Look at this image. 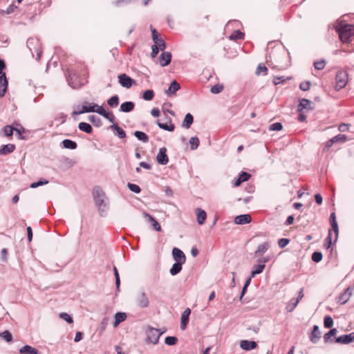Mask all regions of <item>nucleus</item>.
<instances>
[{
    "label": "nucleus",
    "mask_w": 354,
    "mask_h": 354,
    "mask_svg": "<svg viewBox=\"0 0 354 354\" xmlns=\"http://www.w3.org/2000/svg\"><path fill=\"white\" fill-rule=\"evenodd\" d=\"M178 342V338L174 336H167L165 339V343L168 346L175 345Z\"/></svg>",
    "instance_id": "obj_52"
},
{
    "label": "nucleus",
    "mask_w": 354,
    "mask_h": 354,
    "mask_svg": "<svg viewBox=\"0 0 354 354\" xmlns=\"http://www.w3.org/2000/svg\"><path fill=\"white\" fill-rule=\"evenodd\" d=\"M59 317L65 320L68 324L73 322V317L66 313H61L59 314Z\"/></svg>",
    "instance_id": "obj_57"
},
{
    "label": "nucleus",
    "mask_w": 354,
    "mask_h": 354,
    "mask_svg": "<svg viewBox=\"0 0 354 354\" xmlns=\"http://www.w3.org/2000/svg\"><path fill=\"white\" fill-rule=\"evenodd\" d=\"M189 144L191 150H196L200 145V140L197 136H194L190 138Z\"/></svg>",
    "instance_id": "obj_43"
},
{
    "label": "nucleus",
    "mask_w": 354,
    "mask_h": 354,
    "mask_svg": "<svg viewBox=\"0 0 354 354\" xmlns=\"http://www.w3.org/2000/svg\"><path fill=\"white\" fill-rule=\"evenodd\" d=\"M0 337L7 342H11L12 340V335L9 330L0 333Z\"/></svg>",
    "instance_id": "obj_49"
},
{
    "label": "nucleus",
    "mask_w": 354,
    "mask_h": 354,
    "mask_svg": "<svg viewBox=\"0 0 354 354\" xmlns=\"http://www.w3.org/2000/svg\"><path fill=\"white\" fill-rule=\"evenodd\" d=\"M3 131L4 136L6 137H10L13 135V132L15 131V127L11 125H6L3 127Z\"/></svg>",
    "instance_id": "obj_50"
},
{
    "label": "nucleus",
    "mask_w": 354,
    "mask_h": 354,
    "mask_svg": "<svg viewBox=\"0 0 354 354\" xmlns=\"http://www.w3.org/2000/svg\"><path fill=\"white\" fill-rule=\"evenodd\" d=\"M333 325V320L329 315H326L324 318V326L326 328H330Z\"/></svg>",
    "instance_id": "obj_53"
},
{
    "label": "nucleus",
    "mask_w": 354,
    "mask_h": 354,
    "mask_svg": "<svg viewBox=\"0 0 354 354\" xmlns=\"http://www.w3.org/2000/svg\"><path fill=\"white\" fill-rule=\"evenodd\" d=\"M191 314V310L187 308L181 315L180 318V328L184 330L187 328V325L189 320V315Z\"/></svg>",
    "instance_id": "obj_18"
},
{
    "label": "nucleus",
    "mask_w": 354,
    "mask_h": 354,
    "mask_svg": "<svg viewBox=\"0 0 354 354\" xmlns=\"http://www.w3.org/2000/svg\"><path fill=\"white\" fill-rule=\"evenodd\" d=\"M323 254L321 252L315 251L313 253L311 259L315 263H319L322 260Z\"/></svg>",
    "instance_id": "obj_51"
},
{
    "label": "nucleus",
    "mask_w": 354,
    "mask_h": 354,
    "mask_svg": "<svg viewBox=\"0 0 354 354\" xmlns=\"http://www.w3.org/2000/svg\"><path fill=\"white\" fill-rule=\"evenodd\" d=\"M16 149L14 144L3 145L0 148V155L5 156L13 152Z\"/></svg>",
    "instance_id": "obj_28"
},
{
    "label": "nucleus",
    "mask_w": 354,
    "mask_h": 354,
    "mask_svg": "<svg viewBox=\"0 0 354 354\" xmlns=\"http://www.w3.org/2000/svg\"><path fill=\"white\" fill-rule=\"evenodd\" d=\"M20 354H39L38 351L29 345H25L19 349Z\"/></svg>",
    "instance_id": "obj_33"
},
{
    "label": "nucleus",
    "mask_w": 354,
    "mask_h": 354,
    "mask_svg": "<svg viewBox=\"0 0 354 354\" xmlns=\"http://www.w3.org/2000/svg\"><path fill=\"white\" fill-rule=\"evenodd\" d=\"M250 176H251V175L249 173L245 172V171H241L239 175V177L241 178V180L243 181V183L248 180L250 179Z\"/></svg>",
    "instance_id": "obj_64"
},
{
    "label": "nucleus",
    "mask_w": 354,
    "mask_h": 354,
    "mask_svg": "<svg viewBox=\"0 0 354 354\" xmlns=\"http://www.w3.org/2000/svg\"><path fill=\"white\" fill-rule=\"evenodd\" d=\"M78 128L80 131L86 133H91L93 132V128L91 125L87 122H81L78 124Z\"/></svg>",
    "instance_id": "obj_37"
},
{
    "label": "nucleus",
    "mask_w": 354,
    "mask_h": 354,
    "mask_svg": "<svg viewBox=\"0 0 354 354\" xmlns=\"http://www.w3.org/2000/svg\"><path fill=\"white\" fill-rule=\"evenodd\" d=\"M325 65H326V62L324 59L314 62V66H315V69L319 70V71L324 69L325 67Z\"/></svg>",
    "instance_id": "obj_60"
},
{
    "label": "nucleus",
    "mask_w": 354,
    "mask_h": 354,
    "mask_svg": "<svg viewBox=\"0 0 354 354\" xmlns=\"http://www.w3.org/2000/svg\"><path fill=\"white\" fill-rule=\"evenodd\" d=\"M86 69L83 65L68 68L65 73L68 84L73 89H78L84 86L87 80L85 74Z\"/></svg>",
    "instance_id": "obj_1"
},
{
    "label": "nucleus",
    "mask_w": 354,
    "mask_h": 354,
    "mask_svg": "<svg viewBox=\"0 0 354 354\" xmlns=\"http://www.w3.org/2000/svg\"><path fill=\"white\" fill-rule=\"evenodd\" d=\"M348 83V74L345 71H337L335 76V90L339 91Z\"/></svg>",
    "instance_id": "obj_8"
},
{
    "label": "nucleus",
    "mask_w": 354,
    "mask_h": 354,
    "mask_svg": "<svg viewBox=\"0 0 354 354\" xmlns=\"http://www.w3.org/2000/svg\"><path fill=\"white\" fill-rule=\"evenodd\" d=\"M244 37V33L239 30H234L229 37L230 40L236 41L242 39Z\"/></svg>",
    "instance_id": "obj_41"
},
{
    "label": "nucleus",
    "mask_w": 354,
    "mask_h": 354,
    "mask_svg": "<svg viewBox=\"0 0 354 354\" xmlns=\"http://www.w3.org/2000/svg\"><path fill=\"white\" fill-rule=\"evenodd\" d=\"M26 44L32 57H34L36 55V60H39L42 53L41 44L39 39L36 37H30L27 40Z\"/></svg>",
    "instance_id": "obj_4"
},
{
    "label": "nucleus",
    "mask_w": 354,
    "mask_h": 354,
    "mask_svg": "<svg viewBox=\"0 0 354 354\" xmlns=\"http://www.w3.org/2000/svg\"><path fill=\"white\" fill-rule=\"evenodd\" d=\"M17 8V6L14 3L10 4L6 10H2L3 14L9 15L15 12Z\"/></svg>",
    "instance_id": "obj_61"
},
{
    "label": "nucleus",
    "mask_w": 354,
    "mask_h": 354,
    "mask_svg": "<svg viewBox=\"0 0 354 354\" xmlns=\"http://www.w3.org/2000/svg\"><path fill=\"white\" fill-rule=\"evenodd\" d=\"M16 126H19V128L15 127V131L17 132L18 136V138L20 140H26V137L23 136V133L26 132V129L24 127L20 126L18 123H15Z\"/></svg>",
    "instance_id": "obj_44"
},
{
    "label": "nucleus",
    "mask_w": 354,
    "mask_h": 354,
    "mask_svg": "<svg viewBox=\"0 0 354 354\" xmlns=\"http://www.w3.org/2000/svg\"><path fill=\"white\" fill-rule=\"evenodd\" d=\"M119 97L117 95H113L107 100V104L111 108H115L119 104Z\"/></svg>",
    "instance_id": "obj_39"
},
{
    "label": "nucleus",
    "mask_w": 354,
    "mask_h": 354,
    "mask_svg": "<svg viewBox=\"0 0 354 354\" xmlns=\"http://www.w3.org/2000/svg\"><path fill=\"white\" fill-rule=\"evenodd\" d=\"M310 82L309 81L303 82L299 84V88L301 91H306L310 89Z\"/></svg>",
    "instance_id": "obj_63"
},
{
    "label": "nucleus",
    "mask_w": 354,
    "mask_h": 354,
    "mask_svg": "<svg viewBox=\"0 0 354 354\" xmlns=\"http://www.w3.org/2000/svg\"><path fill=\"white\" fill-rule=\"evenodd\" d=\"M290 243V240L286 238L279 239L278 241V245L280 248H284Z\"/></svg>",
    "instance_id": "obj_59"
},
{
    "label": "nucleus",
    "mask_w": 354,
    "mask_h": 354,
    "mask_svg": "<svg viewBox=\"0 0 354 354\" xmlns=\"http://www.w3.org/2000/svg\"><path fill=\"white\" fill-rule=\"evenodd\" d=\"M154 92L151 89L146 90L143 92L142 97L146 101H151L154 97Z\"/></svg>",
    "instance_id": "obj_46"
},
{
    "label": "nucleus",
    "mask_w": 354,
    "mask_h": 354,
    "mask_svg": "<svg viewBox=\"0 0 354 354\" xmlns=\"http://www.w3.org/2000/svg\"><path fill=\"white\" fill-rule=\"evenodd\" d=\"M183 264V263L175 262L173 264V266L171 268V269L169 270V273L172 276H175V275L178 274L182 270Z\"/></svg>",
    "instance_id": "obj_35"
},
{
    "label": "nucleus",
    "mask_w": 354,
    "mask_h": 354,
    "mask_svg": "<svg viewBox=\"0 0 354 354\" xmlns=\"http://www.w3.org/2000/svg\"><path fill=\"white\" fill-rule=\"evenodd\" d=\"M266 265L260 264L255 265L254 266V269L251 272V277H254L257 274H261L263 272L265 269Z\"/></svg>",
    "instance_id": "obj_38"
},
{
    "label": "nucleus",
    "mask_w": 354,
    "mask_h": 354,
    "mask_svg": "<svg viewBox=\"0 0 354 354\" xmlns=\"http://www.w3.org/2000/svg\"><path fill=\"white\" fill-rule=\"evenodd\" d=\"M353 341H354V332L340 335L335 339V342L342 344H347Z\"/></svg>",
    "instance_id": "obj_15"
},
{
    "label": "nucleus",
    "mask_w": 354,
    "mask_h": 354,
    "mask_svg": "<svg viewBox=\"0 0 354 354\" xmlns=\"http://www.w3.org/2000/svg\"><path fill=\"white\" fill-rule=\"evenodd\" d=\"M337 330V328H331L328 333L324 334V341L325 343H327L329 342L330 339L336 335Z\"/></svg>",
    "instance_id": "obj_48"
},
{
    "label": "nucleus",
    "mask_w": 354,
    "mask_h": 354,
    "mask_svg": "<svg viewBox=\"0 0 354 354\" xmlns=\"http://www.w3.org/2000/svg\"><path fill=\"white\" fill-rule=\"evenodd\" d=\"M270 131H280L283 129V125L281 122H275L269 126Z\"/></svg>",
    "instance_id": "obj_58"
},
{
    "label": "nucleus",
    "mask_w": 354,
    "mask_h": 354,
    "mask_svg": "<svg viewBox=\"0 0 354 354\" xmlns=\"http://www.w3.org/2000/svg\"><path fill=\"white\" fill-rule=\"evenodd\" d=\"M267 72H268L267 67L263 64H259L256 69L255 73L257 75H266Z\"/></svg>",
    "instance_id": "obj_47"
},
{
    "label": "nucleus",
    "mask_w": 354,
    "mask_h": 354,
    "mask_svg": "<svg viewBox=\"0 0 354 354\" xmlns=\"http://www.w3.org/2000/svg\"><path fill=\"white\" fill-rule=\"evenodd\" d=\"M223 90V86L222 84H215L210 88V92L214 94H218Z\"/></svg>",
    "instance_id": "obj_55"
},
{
    "label": "nucleus",
    "mask_w": 354,
    "mask_h": 354,
    "mask_svg": "<svg viewBox=\"0 0 354 354\" xmlns=\"http://www.w3.org/2000/svg\"><path fill=\"white\" fill-rule=\"evenodd\" d=\"M110 129L113 131H115V135L117 136L119 138L122 139L126 137V132L124 129H122L120 127L118 126V124H113L110 126Z\"/></svg>",
    "instance_id": "obj_29"
},
{
    "label": "nucleus",
    "mask_w": 354,
    "mask_h": 354,
    "mask_svg": "<svg viewBox=\"0 0 354 354\" xmlns=\"http://www.w3.org/2000/svg\"><path fill=\"white\" fill-rule=\"evenodd\" d=\"M321 338V332L319 330V326L317 325H315L313 327V330L310 334L309 339L311 342L313 344H316Z\"/></svg>",
    "instance_id": "obj_22"
},
{
    "label": "nucleus",
    "mask_w": 354,
    "mask_h": 354,
    "mask_svg": "<svg viewBox=\"0 0 354 354\" xmlns=\"http://www.w3.org/2000/svg\"><path fill=\"white\" fill-rule=\"evenodd\" d=\"M135 103L131 101H127L121 104L120 111L124 113H129L134 109Z\"/></svg>",
    "instance_id": "obj_26"
},
{
    "label": "nucleus",
    "mask_w": 354,
    "mask_h": 354,
    "mask_svg": "<svg viewBox=\"0 0 354 354\" xmlns=\"http://www.w3.org/2000/svg\"><path fill=\"white\" fill-rule=\"evenodd\" d=\"M197 223L199 225H203L207 218V213L205 210L201 208H197L196 209Z\"/></svg>",
    "instance_id": "obj_30"
},
{
    "label": "nucleus",
    "mask_w": 354,
    "mask_h": 354,
    "mask_svg": "<svg viewBox=\"0 0 354 354\" xmlns=\"http://www.w3.org/2000/svg\"><path fill=\"white\" fill-rule=\"evenodd\" d=\"M5 68L6 63L4 60L0 59V97L5 95L8 85V81L6 73L3 72V70Z\"/></svg>",
    "instance_id": "obj_5"
},
{
    "label": "nucleus",
    "mask_w": 354,
    "mask_h": 354,
    "mask_svg": "<svg viewBox=\"0 0 354 354\" xmlns=\"http://www.w3.org/2000/svg\"><path fill=\"white\" fill-rule=\"evenodd\" d=\"M93 197L100 216H105L109 209V199L100 186L94 187Z\"/></svg>",
    "instance_id": "obj_2"
},
{
    "label": "nucleus",
    "mask_w": 354,
    "mask_h": 354,
    "mask_svg": "<svg viewBox=\"0 0 354 354\" xmlns=\"http://www.w3.org/2000/svg\"><path fill=\"white\" fill-rule=\"evenodd\" d=\"M99 109H103L102 106H99L95 103H89L84 102L82 104V109L78 111H74L73 115H80L85 113H98Z\"/></svg>",
    "instance_id": "obj_6"
},
{
    "label": "nucleus",
    "mask_w": 354,
    "mask_h": 354,
    "mask_svg": "<svg viewBox=\"0 0 354 354\" xmlns=\"http://www.w3.org/2000/svg\"><path fill=\"white\" fill-rule=\"evenodd\" d=\"M325 241H326L325 246L327 249H328L329 248H330V246L332 245V234H331L330 230H329V231H328V234L327 237L326 238Z\"/></svg>",
    "instance_id": "obj_62"
},
{
    "label": "nucleus",
    "mask_w": 354,
    "mask_h": 354,
    "mask_svg": "<svg viewBox=\"0 0 354 354\" xmlns=\"http://www.w3.org/2000/svg\"><path fill=\"white\" fill-rule=\"evenodd\" d=\"M118 82L119 84L124 88H129L133 85L136 84V81L132 79L131 77L127 75L126 73H122L118 75Z\"/></svg>",
    "instance_id": "obj_11"
},
{
    "label": "nucleus",
    "mask_w": 354,
    "mask_h": 354,
    "mask_svg": "<svg viewBox=\"0 0 354 354\" xmlns=\"http://www.w3.org/2000/svg\"><path fill=\"white\" fill-rule=\"evenodd\" d=\"M151 37L152 40L154 43L153 45H157L160 50L163 51L166 48V44L165 41L159 37V35L156 29L153 28L152 26H151Z\"/></svg>",
    "instance_id": "obj_10"
},
{
    "label": "nucleus",
    "mask_w": 354,
    "mask_h": 354,
    "mask_svg": "<svg viewBox=\"0 0 354 354\" xmlns=\"http://www.w3.org/2000/svg\"><path fill=\"white\" fill-rule=\"evenodd\" d=\"M335 30L338 33L341 41L346 43L348 42L350 38L354 35V25L339 23L335 26Z\"/></svg>",
    "instance_id": "obj_3"
},
{
    "label": "nucleus",
    "mask_w": 354,
    "mask_h": 354,
    "mask_svg": "<svg viewBox=\"0 0 354 354\" xmlns=\"http://www.w3.org/2000/svg\"><path fill=\"white\" fill-rule=\"evenodd\" d=\"M165 118L167 120L168 122L162 123L159 120L156 121V124L158 127L165 131H167L169 132H172L175 129V125L172 123L171 118L165 115Z\"/></svg>",
    "instance_id": "obj_13"
},
{
    "label": "nucleus",
    "mask_w": 354,
    "mask_h": 354,
    "mask_svg": "<svg viewBox=\"0 0 354 354\" xmlns=\"http://www.w3.org/2000/svg\"><path fill=\"white\" fill-rule=\"evenodd\" d=\"M162 333L163 332H160L159 329L149 326L146 331L147 343L157 344L159 342L160 337Z\"/></svg>",
    "instance_id": "obj_7"
},
{
    "label": "nucleus",
    "mask_w": 354,
    "mask_h": 354,
    "mask_svg": "<svg viewBox=\"0 0 354 354\" xmlns=\"http://www.w3.org/2000/svg\"><path fill=\"white\" fill-rule=\"evenodd\" d=\"M88 120L96 127H100L102 125L101 118L95 115H89Z\"/></svg>",
    "instance_id": "obj_40"
},
{
    "label": "nucleus",
    "mask_w": 354,
    "mask_h": 354,
    "mask_svg": "<svg viewBox=\"0 0 354 354\" xmlns=\"http://www.w3.org/2000/svg\"><path fill=\"white\" fill-rule=\"evenodd\" d=\"M348 140V138L346 135L338 134L332 138L329 139L325 144V149H330L335 143H344Z\"/></svg>",
    "instance_id": "obj_12"
},
{
    "label": "nucleus",
    "mask_w": 354,
    "mask_h": 354,
    "mask_svg": "<svg viewBox=\"0 0 354 354\" xmlns=\"http://www.w3.org/2000/svg\"><path fill=\"white\" fill-rule=\"evenodd\" d=\"M180 88V84L176 81L173 80L168 89L165 91V93L167 95H175L176 93Z\"/></svg>",
    "instance_id": "obj_27"
},
{
    "label": "nucleus",
    "mask_w": 354,
    "mask_h": 354,
    "mask_svg": "<svg viewBox=\"0 0 354 354\" xmlns=\"http://www.w3.org/2000/svg\"><path fill=\"white\" fill-rule=\"evenodd\" d=\"M136 304L141 308H147L149 305V299L144 290H140L136 298Z\"/></svg>",
    "instance_id": "obj_9"
},
{
    "label": "nucleus",
    "mask_w": 354,
    "mask_h": 354,
    "mask_svg": "<svg viewBox=\"0 0 354 354\" xmlns=\"http://www.w3.org/2000/svg\"><path fill=\"white\" fill-rule=\"evenodd\" d=\"M98 114L102 115L111 122H113L115 120V116L111 113L106 111L104 109H99Z\"/></svg>",
    "instance_id": "obj_42"
},
{
    "label": "nucleus",
    "mask_w": 354,
    "mask_h": 354,
    "mask_svg": "<svg viewBox=\"0 0 354 354\" xmlns=\"http://www.w3.org/2000/svg\"><path fill=\"white\" fill-rule=\"evenodd\" d=\"M156 160L158 164L165 165L169 162V158L167 155V149L162 147L159 149V151L156 156Z\"/></svg>",
    "instance_id": "obj_14"
},
{
    "label": "nucleus",
    "mask_w": 354,
    "mask_h": 354,
    "mask_svg": "<svg viewBox=\"0 0 354 354\" xmlns=\"http://www.w3.org/2000/svg\"><path fill=\"white\" fill-rule=\"evenodd\" d=\"M298 304V299H296L295 298H292L286 308V310L288 312H292L297 307Z\"/></svg>",
    "instance_id": "obj_45"
},
{
    "label": "nucleus",
    "mask_w": 354,
    "mask_h": 354,
    "mask_svg": "<svg viewBox=\"0 0 354 354\" xmlns=\"http://www.w3.org/2000/svg\"><path fill=\"white\" fill-rule=\"evenodd\" d=\"M134 136L140 141L143 143H147L149 142V136L143 131H136L133 133Z\"/></svg>",
    "instance_id": "obj_36"
},
{
    "label": "nucleus",
    "mask_w": 354,
    "mask_h": 354,
    "mask_svg": "<svg viewBox=\"0 0 354 354\" xmlns=\"http://www.w3.org/2000/svg\"><path fill=\"white\" fill-rule=\"evenodd\" d=\"M172 256L176 262L185 263L186 257L184 252L178 248H174L172 250Z\"/></svg>",
    "instance_id": "obj_16"
},
{
    "label": "nucleus",
    "mask_w": 354,
    "mask_h": 354,
    "mask_svg": "<svg viewBox=\"0 0 354 354\" xmlns=\"http://www.w3.org/2000/svg\"><path fill=\"white\" fill-rule=\"evenodd\" d=\"M115 319L113 326L115 327L118 326L121 322H124L127 318V315L125 313L118 312L115 315Z\"/></svg>",
    "instance_id": "obj_34"
},
{
    "label": "nucleus",
    "mask_w": 354,
    "mask_h": 354,
    "mask_svg": "<svg viewBox=\"0 0 354 354\" xmlns=\"http://www.w3.org/2000/svg\"><path fill=\"white\" fill-rule=\"evenodd\" d=\"M48 183V180L45 179H40L37 182H34L30 184V188H37L39 186L44 185Z\"/></svg>",
    "instance_id": "obj_56"
},
{
    "label": "nucleus",
    "mask_w": 354,
    "mask_h": 354,
    "mask_svg": "<svg viewBox=\"0 0 354 354\" xmlns=\"http://www.w3.org/2000/svg\"><path fill=\"white\" fill-rule=\"evenodd\" d=\"M193 122H194V117L190 113H188L185 115L181 126L183 128L189 129V128H190V127L192 126Z\"/></svg>",
    "instance_id": "obj_32"
},
{
    "label": "nucleus",
    "mask_w": 354,
    "mask_h": 354,
    "mask_svg": "<svg viewBox=\"0 0 354 354\" xmlns=\"http://www.w3.org/2000/svg\"><path fill=\"white\" fill-rule=\"evenodd\" d=\"M270 248V244L268 242H264L258 245L257 250L254 252V256L256 257H261L264 253Z\"/></svg>",
    "instance_id": "obj_25"
},
{
    "label": "nucleus",
    "mask_w": 354,
    "mask_h": 354,
    "mask_svg": "<svg viewBox=\"0 0 354 354\" xmlns=\"http://www.w3.org/2000/svg\"><path fill=\"white\" fill-rule=\"evenodd\" d=\"M171 57L172 55L170 52H165L163 50L159 57L160 66L162 67L168 66L171 63Z\"/></svg>",
    "instance_id": "obj_17"
},
{
    "label": "nucleus",
    "mask_w": 354,
    "mask_h": 354,
    "mask_svg": "<svg viewBox=\"0 0 354 354\" xmlns=\"http://www.w3.org/2000/svg\"><path fill=\"white\" fill-rule=\"evenodd\" d=\"M235 224L237 225H245L248 224L252 221V217L248 214H241L236 216L234 220Z\"/></svg>",
    "instance_id": "obj_19"
},
{
    "label": "nucleus",
    "mask_w": 354,
    "mask_h": 354,
    "mask_svg": "<svg viewBox=\"0 0 354 354\" xmlns=\"http://www.w3.org/2000/svg\"><path fill=\"white\" fill-rule=\"evenodd\" d=\"M351 295H352V292H351V288H347L337 298V301L339 303H340L341 304H344L349 300Z\"/></svg>",
    "instance_id": "obj_24"
},
{
    "label": "nucleus",
    "mask_w": 354,
    "mask_h": 354,
    "mask_svg": "<svg viewBox=\"0 0 354 354\" xmlns=\"http://www.w3.org/2000/svg\"><path fill=\"white\" fill-rule=\"evenodd\" d=\"M143 216L144 218L149 222V223H151V226L153 227V228L157 231V232H160L161 231V227H160V225L159 224V223L156 220V218L154 217H153L151 214H149V213L147 212H144L143 213Z\"/></svg>",
    "instance_id": "obj_21"
},
{
    "label": "nucleus",
    "mask_w": 354,
    "mask_h": 354,
    "mask_svg": "<svg viewBox=\"0 0 354 354\" xmlns=\"http://www.w3.org/2000/svg\"><path fill=\"white\" fill-rule=\"evenodd\" d=\"M127 187L131 192L136 194H139L141 192L140 187L136 184L128 183Z\"/></svg>",
    "instance_id": "obj_54"
},
{
    "label": "nucleus",
    "mask_w": 354,
    "mask_h": 354,
    "mask_svg": "<svg viewBox=\"0 0 354 354\" xmlns=\"http://www.w3.org/2000/svg\"><path fill=\"white\" fill-rule=\"evenodd\" d=\"M257 343L255 341H250V340H241L240 342V347L243 351H251L257 347Z\"/></svg>",
    "instance_id": "obj_20"
},
{
    "label": "nucleus",
    "mask_w": 354,
    "mask_h": 354,
    "mask_svg": "<svg viewBox=\"0 0 354 354\" xmlns=\"http://www.w3.org/2000/svg\"><path fill=\"white\" fill-rule=\"evenodd\" d=\"M61 146L64 149L74 150L77 149V144L72 140L65 139L62 142Z\"/></svg>",
    "instance_id": "obj_31"
},
{
    "label": "nucleus",
    "mask_w": 354,
    "mask_h": 354,
    "mask_svg": "<svg viewBox=\"0 0 354 354\" xmlns=\"http://www.w3.org/2000/svg\"><path fill=\"white\" fill-rule=\"evenodd\" d=\"M304 109L313 110L314 109V105L310 100L306 98H302L299 101V104L298 105L297 111L301 112Z\"/></svg>",
    "instance_id": "obj_23"
}]
</instances>
